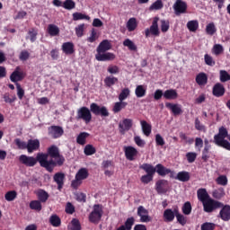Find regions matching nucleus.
Instances as JSON below:
<instances>
[{"mask_svg":"<svg viewBox=\"0 0 230 230\" xmlns=\"http://www.w3.org/2000/svg\"><path fill=\"white\" fill-rule=\"evenodd\" d=\"M39 159L45 170L49 173H53V170L57 166H63L66 158L60 154L58 146L52 145L47 149V153H40Z\"/></svg>","mask_w":230,"mask_h":230,"instance_id":"nucleus-1","label":"nucleus"},{"mask_svg":"<svg viewBox=\"0 0 230 230\" xmlns=\"http://www.w3.org/2000/svg\"><path fill=\"white\" fill-rule=\"evenodd\" d=\"M94 116H102V118H108L110 116L109 110H107V107L102 106L101 107L98 105L96 102H93L90 105V110L89 108L83 106L79 110H77V114H76V119H83L86 125L88 123H91L93 119V114Z\"/></svg>","mask_w":230,"mask_h":230,"instance_id":"nucleus-2","label":"nucleus"},{"mask_svg":"<svg viewBox=\"0 0 230 230\" xmlns=\"http://www.w3.org/2000/svg\"><path fill=\"white\" fill-rule=\"evenodd\" d=\"M198 199L202 202L205 213H213L222 206V202L209 197L206 189L198 190Z\"/></svg>","mask_w":230,"mask_h":230,"instance_id":"nucleus-3","label":"nucleus"},{"mask_svg":"<svg viewBox=\"0 0 230 230\" xmlns=\"http://www.w3.org/2000/svg\"><path fill=\"white\" fill-rule=\"evenodd\" d=\"M227 136H229L227 128L222 126L218 129V134L214 136L213 143H215L217 146H221V148H225V150H228V152H230V142L226 139Z\"/></svg>","mask_w":230,"mask_h":230,"instance_id":"nucleus-4","label":"nucleus"},{"mask_svg":"<svg viewBox=\"0 0 230 230\" xmlns=\"http://www.w3.org/2000/svg\"><path fill=\"white\" fill-rule=\"evenodd\" d=\"M40 155V153H38L36 157L21 155L19 157V161L21 164H23L24 166H27L29 168H33V166H35L37 163H40V166H41V168H45V165H43L40 162V158H39Z\"/></svg>","mask_w":230,"mask_h":230,"instance_id":"nucleus-5","label":"nucleus"},{"mask_svg":"<svg viewBox=\"0 0 230 230\" xmlns=\"http://www.w3.org/2000/svg\"><path fill=\"white\" fill-rule=\"evenodd\" d=\"M158 22H159V17H155L150 28L149 29L147 28L145 30V35L146 39H148L150 35H154V37H159L161 32L159 31Z\"/></svg>","mask_w":230,"mask_h":230,"instance_id":"nucleus-6","label":"nucleus"},{"mask_svg":"<svg viewBox=\"0 0 230 230\" xmlns=\"http://www.w3.org/2000/svg\"><path fill=\"white\" fill-rule=\"evenodd\" d=\"M174 14L179 17L182 13H187L188 4L184 0H176L172 5Z\"/></svg>","mask_w":230,"mask_h":230,"instance_id":"nucleus-7","label":"nucleus"},{"mask_svg":"<svg viewBox=\"0 0 230 230\" xmlns=\"http://www.w3.org/2000/svg\"><path fill=\"white\" fill-rule=\"evenodd\" d=\"M103 210L100 208V205H94L93 210L89 216V220L92 224H98L102 220Z\"/></svg>","mask_w":230,"mask_h":230,"instance_id":"nucleus-8","label":"nucleus"},{"mask_svg":"<svg viewBox=\"0 0 230 230\" xmlns=\"http://www.w3.org/2000/svg\"><path fill=\"white\" fill-rule=\"evenodd\" d=\"M168 190H170V182L168 180H158L155 182V190L159 195L167 193Z\"/></svg>","mask_w":230,"mask_h":230,"instance_id":"nucleus-9","label":"nucleus"},{"mask_svg":"<svg viewBox=\"0 0 230 230\" xmlns=\"http://www.w3.org/2000/svg\"><path fill=\"white\" fill-rule=\"evenodd\" d=\"M220 211L218 214V218H221L223 222H229L230 220V205L222 203V206L219 208Z\"/></svg>","mask_w":230,"mask_h":230,"instance_id":"nucleus-10","label":"nucleus"},{"mask_svg":"<svg viewBox=\"0 0 230 230\" xmlns=\"http://www.w3.org/2000/svg\"><path fill=\"white\" fill-rule=\"evenodd\" d=\"M49 136H50L52 139H58V137L64 136V128L60 126H51L49 128Z\"/></svg>","mask_w":230,"mask_h":230,"instance_id":"nucleus-11","label":"nucleus"},{"mask_svg":"<svg viewBox=\"0 0 230 230\" xmlns=\"http://www.w3.org/2000/svg\"><path fill=\"white\" fill-rule=\"evenodd\" d=\"M95 58L98 62H109L111 60H114V58H116V55L111 52H97Z\"/></svg>","mask_w":230,"mask_h":230,"instance_id":"nucleus-12","label":"nucleus"},{"mask_svg":"<svg viewBox=\"0 0 230 230\" xmlns=\"http://www.w3.org/2000/svg\"><path fill=\"white\" fill-rule=\"evenodd\" d=\"M133 120L132 119H124L122 122H119V132L123 135L126 132H128L132 128Z\"/></svg>","mask_w":230,"mask_h":230,"instance_id":"nucleus-13","label":"nucleus"},{"mask_svg":"<svg viewBox=\"0 0 230 230\" xmlns=\"http://www.w3.org/2000/svg\"><path fill=\"white\" fill-rule=\"evenodd\" d=\"M124 154L128 161H134L137 155V149H136L134 146H128L124 147Z\"/></svg>","mask_w":230,"mask_h":230,"instance_id":"nucleus-14","label":"nucleus"},{"mask_svg":"<svg viewBox=\"0 0 230 230\" xmlns=\"http://www.w3.org/2000/svg\"><path fill=\"white\" fill-rule=\"evenodd\" d=\"M19 69H21V68L19 66H17L15 68V70L10 75V80L13 84H19L17 82H22V80H24V74L22 72L19 71Z\"/></svg>","mask_w":230,"mask_h":230,"instance_id":"nucleus-15","label":"nucleus"},{"mask_svg":"<svg viewBox=\"0 0 230 230\" xmlns=\"http://www.w3.org/2000/svg\"><path fill=\"white\" fill-rule=\"evenodd\" d=\"M212 94L213 96H216V98H220L226 94V88L224 87V84L220 83H217L212 89Z\"/></svg>","mask_w":230,"mask_h":230,"instance_id":"nucleus-16","label":"nucleus"},{"mask_svg":"<svg viewBox=\"0 0 230 230\" xmlns=\"http://www.w3.org/2000/svg\"><path fill=\"white\" fill-rule=\"evenodd\" d=\"M66 180V174L64 172H56L53 176V181L58 184V190L64 188V181Z\"/></svg>","mask_w":230,"mask_h":230,"instance_id":"nucleus-17","label":"nucleus"},{"mask_svg":"<svg viewBox=\"0 0 230 230\" xmlns=\"http://www.w3.org/2000/svg\"><path fill=\"white\" fill-rule=\"evenodd\" d=\"M137 216L140 217V222H150L152 220L148 216V210L143 206L137 208Z\"/></svg>","mask_w":230,"mask_h":230,"instance_id":"nucleus-18","label":"nucleus"},{"mask_svg":"<svg viewBox=\"0 0 230 230\" xmlns=\"http://www.w3.org/2000/svg\"><path fill=\"white\" fill-rule=\"evenodd\" d=\"M40 148V141L39 139H29L27 142V150L29 154L35 152Z\"/></svg>","mask_w":230,"mask_h":230,"instance_id":"nucleus-19","label":"nucleus"},{"mask_svg":"<svg viewBox=\"0 0 230 230\" xmlns=\"http://www.w3.org/2000/svg\"><path fill=\"white\" fill-rule=\"evenodd\" d=\"M165 107L166 109H169L170 111H172L174 116H179L182 114V108L181 107V104H173L172 102H166Z\"/></svg>","mask_w":230,"mask_h":230,"instance_id":"nucleus-20","label":"nucleus"},{"mask_svg":"<svg viewBox=\"0 0 230 230\" xmlns=\"http://www.w3.org/2000/svg\"><path fill=\"white\" fill-rule=\"evenodd\" d=\"M61 49L65 55H73L75 53V44L71 41H67L62 44Z\"/></svg>","mask_w":230,"mask_h":230,"instance_id":"nucleus-21","label":"nucleus"},{"mask_svg":"<svg viewBox=\"0 0 230 230\" xmlns=\"http://www.w3.org/2000/svg\"><path fill=\"white\" fill-rule=\"evenodd\" d=\"M140 170H144L146 172V175H151L154 177L155 175L156 167H154V165L150 164H143L139 166Z\"/></svg>","mask_w":230,"mask_h":230,"instance_id":"nucleus-22","label":"nucleus"},{"mask_svg":"<svg viewBox=\"0 0 230 230\" xmlns=\"http://www.w3.org/2000/svg\"><path fill=\"white\" fill-rule=\"evenodd\" d=\"M111 48H112L111 41L108 40H103L97 48V53H105V51H109Z\"/></svg>","mask_w":230,"mask_h":230,"instance_id":"nucleus-23","label":"nucleus"},{"mask_svg":"<svg viewBox=\"0 0 230 230\" xmlns=\"http://www.w3.org/2000/svg\"><path fill=\"white\" fill-rule=\"evenodd\" d=\"M164 98L165 100H177L179 93H177V90L175 89H169L164 93Z\"/></svg>","mask_w":230,"mask_h":230,"instance_id":"nucleus-24","label":"nucleus"},{"mask_svg":"<svg viewBox=\"0 0 230 230\" xmlns=\"http://www.w3.org/2000/svg\"><path fill=\"white\" fill-rule=\"evenodd\" d=\"M196 84L198 85H206L208 84V74L200 72L196 75Z\"/></svg>","mask_w":230,"mask_h":230,"instance_id":"nucleus-25","label":"nucleus"},{"mask_svg":"<svg viewBox=\"0 0 230 230\" xmlns=\"http://www.w3.org/2000/svg\"><path fill=\"white\" fill-rule=\"evenodd\" d=\"M190 179V172L186 171L179 172L175 177V180L180 181L181 182H188Z\"/></svg>","mask_w":230,"mask_h":230,"instance_id":"nucleus-26","label":"nucleus"},{"mask_svg":"<svg viewBox=\"0 0 230 230\" xmlns=\"http://www.w3.org/2000/svg\"><path fill=\"white\" fill-rule=\"evenodd\" d=\"M36 195L38 197V200L40 201L41 203L48 202V199H49V194L42 189H40L37 191Z\"/></svg>","mask_w":230,"mask_h":230,"instance_id":"nucleus-27","label":"nucleus"},{"mask_svg":"<svg viewBox=\"0 0 230 230\" xmlns=\"http://www.w3.org/2000/svg\"><path fill=\"white\" fill-rule=\"evenodd\" d=\"M175 220V214L171 208H167L164 211V222H173Z\"/></svg>","mask_w":230,"mask_h":230,"instance_id":"nucleus-28","label":"nucleus"},{"mask_svg":"<svg viewBox=\"0 0 230 230\" xmlns=\"http://www.w3.org/2000/svg\"><path fill=\"white\" fill-rule=\"evenodd\" d=\"M141 127H142V132L148 137L150 134H152V125H150L146 120H141L140 121Z\"/></svg>","mask_w":230,"mask_h":230,"instance_id":"nucleus-29","label":"nucleus"},{"mask_svg":"<svg viewBox=\"0 0 230 230\" xmlns=\"http://www.w3.org/2000/svg\"><path fill=\"white\" fill-rule=\"evenodd\" d=\"M128 105V103H127L126 102H117L114 103L112 111L114 112V114H118V112H121V111H123V109H125Z\"/></svg>","mask_w":230,"mask_h":230,"instance_id":"nucleus-30","label":"nucleus"},{"mask_svg":"<svg viewBox=\"0 0 230 230\" xmlns=\"http://www.w3.org/2000/svg\"><path fill=\"white\" fill-rule=\"evenodd\" d=\"M155 172L158 173V175H160V177H166V175H168V173L170 172V169L166 168L162 164H156Z\"/></svg>","mask_w":230,"mask_h":230,"instance_id":"nucleus-31","label":"nucleus"},{"mask_svg":"<svg viewBox=\"0 0 230 230\" xmlns=\"http://www.w3.org/2000/svg\"><path fill=\"white\" fill-rule=\"evenodd\" d=\"M89 177V171L86 168H81L75 174V179L85 181Z\"/></svg>","mask_w":230,"mask_h":230,"instance_id":"nucleus-32","label":"nucleus"},{"mask_svg":"<svg viewBox=\"0 0 230 230\" xmlns=\"http://www.w3.org/2000/svg\"><path fill=\"white\" fill-rule=\"evenodd\" d=\"M118 77L114 75L106 76L104 79V85L106 87H112V85H116L118 84Z\"/></svg>","mask_w":230,"mask_h":230,"instance_id":"nucleus-33","label":"nucleus"},{"mask_svg":"<svg viewBox=\"0 0 230 230\" xmlns=\"http://www.w3.org/2000/svg\"><path fill=\"white\" fill-rule=\"evenodd\" d=\"M48 31L50 37H57L60 34V29L55 24H49L48 27Z\"/></svg>","mask_w":230,"mask_h":230,"instance_id":"nucleus-34","label":"nucleus"},{"mask_svg":"<svg viewBox=\"0 0 230 230\" xmlns=\"http://www.w3.org/2000/svg\"><path fill=\"white\" fill-rule=\"evenodd\" d=\"M123 46L128 48L129 51H137V46H136V43H134V41H132L130 39H126L123 41Z\"/></svg>","mask_w":230,"mask_h":230,"instance_id":"nucleus-35","label":"nucleus"},{"mask_svg":"<svg viewBox=\"0 0 230 230\" xmlns=\"http://www.w3.org/2000/svg\"><path fill=\"white\" fill-rule=\"evenodd\" d=\"M128 31H134L137 28V20L136 18H129L127 22Z\"/></svg>","mask_w":230,"mask_h":230,"instance_id":"nucleus-36","label":"nucleus"},{"mask_svg":"<svg viewBox=\"0 0 230 230\" xmlns=\"http://www.w3.org/2000/svg\"><path fill=\"white\" fill-rule=\"evenodd\" d=\"M205 31L207 35L213 37V35L217 33V26H215V22H209L207 24Z\"/></svg>","mask_w":230,"mask_h":230,"instance_id":"nucleus-37","label":"nucleus"},{"mask_svg":"<svg viewBox=\"0 0 230 230\" xmlns=\"http://www.w3.org/2000/svg\"><path fill=\"white\" fill-rule=\"evenodd\" d=\"M88 137H89V133L81 132L76 137L77 145H82V146L85 145L86 139H87Z\"/></svg>","mask_w":230,"mask_h":230,"instance_id":"nucleus-38","label":"nucleus"},{"mask_svg":"<svg viewBox=\"0 0 230 230\" xmlns=\"http://www.w3.org/2000/svg\"><path fill=\"white\" fill-rule=\"evenodd\" d=\"M135 94L137 98H143L144 96H146V89L143 85H137L135 90Z\"/></svg>","mask_w":230,"mask_h":230,"instance_id":"nucleus-39","label":"nucleus"},{"mask_svg":"<svg viewBox=\"0 0 230 230\" xmlns=\"http://www.w3.org/2000/svg\"><path fill=\"white\" fill-rule=\"evenodd\" d=\"M49 223L51 224V226H53V227H60L61 224H62V220L60 219V217L57 215H52L49 217Z\"/></svg>","mask_w":230,"mask_h":230,"instance_id":"nucleus-40","label":"nucleus"},{"mask_svg":"<svg viewBox=\"0 0 230 230\" xmlns=\"http://www.w3.org/2000/svg\"><path fill=\"white\" fill-rule=\"evenodd\" d=\"M187 28L190 31H197L199 30V21L191 20L187 22Z\"/></svg>","mask_w":230,"mask_h":230,"instance_id":"nucleus-41","label":"nucleus"},{"mask_svg":"<svg viewBox=\"0 0 230 230\" xmlns=\"http://www.w3.org/2000/svg\"><path fill=\"white\" fill-rule=\"evenodd\" d=\"M209 150H211V146H205L204 149L202 150L201 159L203 163H208L209 160Z\"/></svg>","mask_w":230,"mask_h":230,"instance_id":"nucleus-42","label":"nucleus"},{"mask_svg":"<svg viewBox=\"0 0 230 230\" xmlns=\"http://www.w3.org/2000/svg\"><path fill=\"white\" fill-rule=\"evenodd\" d=\"M62 8H65V10H74V8H76V3L73 0H65Z\"/></svg>","mask_w":230,"mask_h":230,"instance_id":"nucleus-43","label":"nucleus"},{"mask_svg":"<svg viewBox=\"0 0 230 230\" xmlns=\"http://www.w3.org/2000/svg\"><path fill=\"white\" fill-rule=\"evenodd\" d=\"M72 17H73V21H84V20L89 21L90 19L89 15L84 14L82 13H74L72 14Z\"/></svg>","mask_w":230,"mask_h":230,"instance_id":"nucleus-44","label":"nucleus"},{"mask_svg":"<svg viewBox=\"0 0 230 230\" xmlns=\"http://www.w3.org/2000/svg\"><path fill=\"white\" fill-rule=\"evenodd\" d=\"M30 208L34 211H42V203L39 200H32L30 202Z\"/></svg>","mask_w":230,"mask_h":230,"instance_id":"nucleus-45","label":"nucleus"},{"mask_svg":"<svg viewBox=\"0 0 230 230\" xmlns=\"http://www.w3.org/2000/svg\"><path fill=\"white\" fill-rule=\"evenodd\" d=\"M130 96V89L124 88L121 90L120 93L119 94V102H123L127 100L128 97Z\"/></svg>","mask_w":230,"mask_h":230,"instance_id":"nucleus-46","label":"nucleus"},{"mask_svg":"<svg viewBox=\"0 0 230 230\" xmlns=\"http://www.w3.org/2000/svg\"><path fill=\"white\" fill-rule=\"evenodd\" d=\"M4 199L5 200H7V202H12L15 200V199H17V191L15 190L7 191L4 195Z\"/></svg>","mask_w":230,"mask_h":230,"instance_id":"nucleus-47","label":"nucleus"},{"mask_svg":"<svg viewBox=\"0 0 230 230\" xmlns=\"http://www.w3.org/2000/svg\"><path fill=\"white\" fill-rule=\"evenodd\" d=\"M164 6V4H163V0H156L150 5L149 10H163Z\"/></svg>","mask_w":230,"mask_h":230,"instance_id":"nucleus-48","label":"nucleus"},{"mask_svg":"<svg viewBox=\"0 0 230 230\" xmlns=\"http://www.w3.org/2000/svg\"><path fill=\"white\" fill-rule=\"evenodd\" d=\"M191 203L190 201H186L181 208L183 215L187 216L191 215Z\"/></svg>","mask_w":230,"mask_h":230,"instance_id":"nucleus-49","label":"nucleus"},{"mask_svg":"<svg viewBox=\"0 0 230 230\" xmlns=\"http://www.w3.org/2000/svg\"><path fill=\"white\" fill-rule=\"evenodd\" d=\"M219 75H220V82L222 83L229 82L230 75L229 73H227V71L220 70Z\"/></svg>","mask_w":230,"mask_h":230,"instance_id":"nucleus-50","label":"nucleus"},{"mask_svg":"<svg viewBox=\"0 0 230 230\" xmlns=\"http://www.w3.org/2000/svg\"><path fill=\"white\" fill-rule=\"evenodd\" d=\"M205 64L207 66H210V67H213L217 62H215V59H213V57H211L209 54H205L204 56Z\"/></svg>","mask_w":230,"mask_h":230,"instance_id":"nucleus-51","label":"nucleus"},{"mask_svg":"<svg viewBox=\"0 0 230 230\" xmlns=\"http://www.w3.org/2000/svg\"><path fill=\"white\" fill-rule=\"evenodd\" d=\"M96 152V148L93 146V145H86L84 147V155H94Z\"/></svg>","mask_w":230,"mask_h":230,"instance_id":"nucleus-52","label":"nucleus"},{"mask_svg":"<svg viewBox=\"0 0 230 230\" xmlns=\"http://www.w3.org/2000/svg\"><path fill=\"white\" fill-rule=\"evenodd\" d=\"M3 99L5 103H13L17 101V97L15 95H13L12 98H10V93H6L3 95Z\"/></svg>","mask_w":230,"mask_h":230,"instance_id":"nucleus-53","label":"nucleus"},{"mask_svg":"<svg viewBox=\"0 0 230 230\" xmlns=\"http://www.w3.org/2000/svg\"><path fill=\"white\" fill-rule=\"evenodd\" d=\"M212 51L214 55H222V53H224V47L220 44H215L213 46Z\"/></svg>","mask_w":230,"mask_h":230,"instance_id":"nucleus-54","label":"nucleus"},{"mask_svg":"<svg viewBox=\"0 0 230 230\" xmlns=\"http://www.w3.org/2000/svg\"><path fill=\"white\" fill-rule=\"evenodd\" d=\"M71 228L70 230H82V225H80V221L76 218L72 219L71 221Z\"/></svg>","mask_w":230,"mask_h":230,"instance_id":"nucleus-55","label":"nucleus"},{"mask_svg":"<svg viewBox=\"0 0 230 230\" xmlns=\"http://www.w3.org/2000/svg\"><path fill=\"white\" fill-rule=\"evenodd\" d=\"M14 143L19 150H26L27 145L26 142L20 140V138L14 139Z\"/></svg>","mask_w":230,"mask_h":230,"instance_id":"nucleus-56","label":"nucleus"},{"mask_svg":"<svg viewBox=\"0 0 230 230\" xmlns=\"http://www.w3.org/2000/svg\"><path fill=\"white\" fill-rule=\"evenodd\" d=\"M217 225L215 223L206 222L201 225V230H215Z\"/></svg>","mask_w":230,"mask_h":230,"instance_id":"nucleus-57","label":"nucleus"},{"mask_svg":"<svg viewBox=\"0 0 230 230\" xmlns=\"http://www.w3.org/2000/svg\"><path fill=\"white\" fill-rule=\"evenodd\" d=\"M136 221V219H134L133 217H128L125 224L124 226L126 227L127 230H132V226H134V222Z\"/></svg>","mask_w":230,"mask_h":230,"instance_id":"nucleus-58","label":"nucleus"},{"mask_svg":"<svg viewBox=\"0 0 230 230\" xmlns=\"http://www.w3.org/2000/svg\"><path fill=\"white\" fill-rule=\"evenodd\" d=\"M141 182H143V184H148L149 182H152V181H154V176L150 175V174H145L140 178Z\"/></svg>","mask_w":230,"mask_h":230,"instance_id":"nucleus-59","label":"nucleus"},{"mask_svg":"<svg viewBox=\"0 0 230 230\" xmlns=\"http://www.w3.org/2000/svg\"><path fill=\"white\" fill-rule=\"evenodd\" d=\"M217 183L219 184L220 186H227V176L221 175L217 177Z\"/></svg>","mask_w":230,"mask_h":230,"instance_id":"nucleus-60","label":"nucleus"},{"mask_svg":"<svg viewBox=\"0 0 230 230\" xmlns=\"http://www.w3.org/2000/svg\"><path fill=\"white\" fill-rule=\"evenodd\" d=\"M188 163H195L197 159V153L189 152L186 154Z\"/></svg>","mask_w":230,"mask_h":230,"instance_id":"nucleus-61","label":"nucleus"},{"mask_svg":"<svg viewBox=\"0 0 230 230\" xmlns=\"http://www.w3.org/2000/svg\"><path fill=\"white\" fill-rule=\"evenodd\" d=\"M85 24H79L77 27H75V35L76 37H84V28Z\"/></svg>","mask_w":230,"mask_h":230,"instance_id":"nucleus-62","label":"nucleus"},{"mask_svg":"<svg viewBox=\"0 0 230 230\" xmlns=\"http://www.w3.org/2000/svg\"><path fill=\"white\" fill-rule=\"evenodd\" d=\"M98 39V34L96 33V31L94 29L92 30L90 37L87 38V42H96V40Z\"/></svg>","mask_w":230,"mask_h":230,"instance_id":"nucleus-63","label":"nucleus"},{"mask_svg":"<svg viewBox=\"0 0 230 230\" xmlns=\"http://www.w3.org/2000/svg\"><path fill=\"white\" fill-rule=\"evenodd\" d=\"M16 89L19 100H22L24 98V89H22L20 84H16Z\"/></svg>","mask_w":230,"mask_h":230,"instance_id":"nucleus-64","label":"nucleus"}]
</instances>
